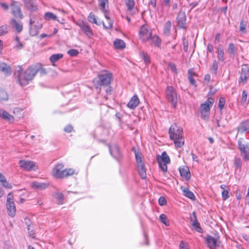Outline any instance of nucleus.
<instances>
[{
  "mask_svg": "<svg viewBox=\"0 0 249 249\" xmlns=\"http://www.w3.org/2000/svg\"><path fill=\"white\" fill-rule=\"evenodd\" d=\"M170 138L172 140H175L174 143L176 146L180 147L184 142L182 138V129L176 124H173L169 130Z\"/></svg>",
  "mask_w": 249,
  "mask_h": 249,
  "instance_id": "1",
  "label": "nucleus"
},
{
  "mask_svg": "<svg viewBox=\"0 0 249 249\" xmlns=\"http://www.w3.org/2000/svg\"><path fill=\"white\" fill-rule=\"evenodd\" d=\"M214 103V99L213 98H209L203 104L200 105L199 108V112L201 118L205 121H208L210 114V109Z\"/></svg>",
  "mask_w": 249,
  "mask_h": 249,
  "instance_id": "2",
  "label": "nucleus"
},
{
  "mask_svg": "<svg viewBox=\"0 0 249 249\" xmlns=\"http://www.w3.org/2000/svg\"><path fill=\"white\" fill-rule=\"evenodd\" d=\"M36 74L34 65L29 67L24 72L23 78L19 79V84L21 86L27 85L29 82L32 81Z\"/></svg>",
  "mask_w": 249,
  "mask_h": 249,
  "instance_id": "3",
  "label": "nucleus"
},
{
  "mask_svg": "<svg viewBox=\"0 0 249 249\" xmlns=\"http://www.w3.org/2000/svg\"><path fill=\"white\" fill-rule=\"evenodd\" d=\"M157 160L160 168L163 172H166L167 170V164L170 163V160L167 153L164 151L161 156L158 155Z\"/></svg>",
  "mask_w": 249,
  "mask_h": 249,
  "instance_id": "4",
  "label": "nucleus"
},
{
  "mask_svg": "<svg viewBox=\"0 0 249 249\" xmlns=\"http://www.w3.org/2000/svg\"><path fill=\"white\" fill-rule=\"evenodd\" d=\"M135 155L137 164V169L138 172L142 179L146 178V169L144 163L142 160L141 154L135 150Z\"/></svg>",
  "mask_w": 249,
  "mask_h": 249,
  "instance_id": "5",
  "label": "nucleus"
},
{
  "mask_svg": "<svg viewBox=\"0 0 249 249\" xmlns=\"http://www.w3.org/2000/svg\"><path fill=\"white\" fill-rule=\"evenodd\" d=\"M6 207L9 215L14 217L16 214V209L12 192H10L7 196Z\"/></svg>",
  "mask_w": 249,
  "mask_h": 249,
  "instance_id": "6",
  "label": "nucleus"
},
{
  "mask_svg": "<svg viewBox=\"0 0 249 249\" xmlns=\"http://www.w3.org/2000/svg\"><path fill=\"white\" fill-rule=\"evenodd\" d=\"M238 144L241 154L244 155V160H249V143H245L243 139L240 138L238 141Z\"/></svg>",
  "mask_w": 249,
  "mask_h": 249,
  "instance_id": "7",
  "label": "nucleus"
},
{
  "mask_svg": "<svg viewBox=\"0 0 249 249\" xmlns=\"http://www.w3.org/2000/svg\"><path fill=\"white\" fill-rule=\"evenodd\" d=\"M190 221L191 224V228L192 230H195V231L199 232L202 233L203 230L201 227L200 224L197 220L196 213L194 212L192 214L190 215Z\"/></svg>",
  "mask_w": 249,
  "mask_h": 249,
  "instance_id": "8",
  "label": "nucleus"
},
{
  "mask_svg": "<svg viewBox=\"0 0 249 249\" xmlns=\"http://www.w3.org/2000/svg\"><path fill=\"white\" fill-rule=\"evenodd\" d=\"M166 97L168 101L171 103L174 107H175L177 102V93L173 87H167L166 90Z\"/></svg>",
  "mask_w": 249,
  "mask_h": 249,
  "instance_id": "9",
  "label": "nucleus"
},
{
  "mask_svg": "<svg viewBox=\"0 0 249 249\" xmlns=\"http://www.w3.org/2000/svg\"><path fill=\"white\" fill-rule=\"evenodd\" d=\"M99 84L101 86H107L110 84L112 79V74L105 72L99 75Z\"/></svg>",
  "mask_w": 249,
  "mask_h": 249,
  "instance_id": "10",
  "label": "nucleus"
},
{
  "mask_svg": "<svg viewBox=\"0 0 249 249\" xmlns=\"http://www.w3.org/2000/svg\"><path fill=\"white\" fill-rule=\"evenodd\" d=\"M19 164L21 168L28 171H35L37 168L36 163L29 160H21L19 161Z\"/></svg>",
  "mask_w": 249,
  "mask_h": 249,
  "instance_id": "11",
  "label": "nucleus"
},
{
  "mask_svg": "<svg viewBox=\"0 0 249 249\" xmlns=\"http://www.w3.org/2000/svg\"><path fill=\"white\" fill-rule=\"evenodd\" d=\"M35 23V20L32 18H30V34L32 36H35L39 33V30L42 27V23L41 22H37V25L34 24Z\"/></svg>",
  "mask_w": 249,
  "mask_h": 249,
  "instance_id": "12",
  "label": "nucleus"
},
{
  "mask_svg": "<svg viewBox=\"0 0 249 249\" xmlns=\"http://www.w3.org/2000/svg\"><path fill=\"white\" fill-rule=\"evenodd\" d=\"M77 25L88 37H90L93 35L92 30L87 22L81 21L78 22Z\"/></svg>",
  "mask_w": 249,
  "mask_h": 249,
  "instance_id": "13",
  "label": "nucleus"
},
{
  "mask_svg": "<svg viewBox=\"0 0 249 249\" xmlns=\"http://www.w3.org/2000/svg\"><path fill=\"white\" fill-rule=\"evenodd\" d=\"M140 38L143 41H147L151 37L152 33L148 30L145 25H142L139 31Z\"/></svg>",
  "mask_w": 249,
  "mask_h": 249,
  "instance_id": "14",
  "label": "nucleus"
},
{
  "mask_svg": "<svg viewBox=\"0 0 249 249\" xmlns=\"http://www.w3.org/2000/svg\"><path fill=\"white\" fill-rule=\"evenodd\" d=\"M11 8L12 9V14L17 18L20 19L22 18L23 15L22 14L20 6L18 5V2L13 1L11 5Z\"/></svg>",
  "mask_w": 249,
  "mask_h": 249,
  "instance_id": "15",
  "label": "nucleus"
},
{
  "mask_svg": "<svg viewBox=\"0 0 249 249\" xmlns=\"http://www.w3.org/2000/svg\"><path fill=\"white\" fill-rule=\"evenodd\" d=\"M177 23L179 28L185 29L186 28V17L185 12L180 11L177 17Z\"/></svg>",
  "mask_w": 249,
  "mask_h": 249,
  "instance_id": "16",
  "label": "nucleus"
},
{
  "mask_svg": "<svg viewBox=\"0 0 249 249\" xmlns=\"http://www.w3.org/2000/svg\"><path fill=\"white\" fill-rule=\"evenodd\" d=\"M25 8L30 12H35L37 10L38 6L35 0H23Z\"/></svg>",
  "mask_w": 249,
  "mask_h": 249,
  "instance_id": "17",
  "label": "nucleus"
},
{
  "mask_svg": "<svg viewBox=\"0 0 249 249\" xmlns=\"http://www.w3.org/2000/svg\"><path fill=\"white\" fill-rule=\"evenodd\" d=\"M64 165L63 163H58L55 165L52 170L53 176L56 178H60L62 171L64 170Z\"/></svg>",
  "mask_w": 249,
  "mask_h": 249,
  "instance_id": "18",
  "label": "nucleus"
},
{
  "mask_svg": "<svg viewBox=\"0 0 249 249\" xmlns=\"http://www.w3.org/2000/svg\"><path fill=\"white\" fill-rule=\"evenodd\" d=\"M206 242L210 249H215L217 246L216 239L212 236L208 235L206 236Z\"/></svg>",
  "mask_w": 249,
  "mask_h": 249,
  "instance_id": "19",
  "label": "nucleus"
},
{
  "mask_svg": "<svg viewBox=\"0 0 249 249\" xmlns=\"http://www.w3.org/2000/svg\"><path fill=\"white\" fill-rule=\"evenodd\" d=\"M140 100L136 95H134L127 104V107L131 109H134L139 105Z\"/></svg>",
  "mask_w": 249,
  "mask_h": 249,
  "instance_id": "20",
  "label": "nucleus"
},
{
  "mask_svg": "<svg viewBox=\"0 0 249 249\" xmlns=\"http://www.w3.org/2000/svg\"><path fill=\"white\" fill-rule=\"evenodd\" d=\"M238 131L240 133L249 131V121L246 120L241 122L238 127Z\"/></svg>",
  "mask_w": 249,
  "mask_h": 249,
  "instance_id": "21",
  "label": "nucleus"
},
{
  "mask_svg": "<svg viewBox=\"0 0 249 249\" xmlns=\"http://www.w3.org/2000/svg\"><path fill=\"white\" fill-rule=\"evenodd\" d=\"M109 146V150L110 154L115 158L118 159L120 157V152L119 148L117 145H114L112 147Z\"/></svg>",
  "mask_w": 249,
  "mask_h": 249,
  "instance_id": "22",
  "label": "nucleus"
},
{
  "mask_svg": "<svg viewBox=\"0 0 249 249\" xmlns=\"http://www.w3.org/2000/svg\"><path fill=\"white\" fill-rule=\"evenodd\" d=\"M188 79L190 84L194 86L195 88L197 87L196 81L195 77H197V75L195 73L192 72V71H188Z\"/></svg>",
  "mask_w": 249,
  "mask_h": 249,
  "instance_id": "23",
  "label": "nucleus"
},
{
  "mask_svg": "<svg viewBox=\"0 0 249 249\" xmlns=\"http://www.w3.org/2000/svg\"><path fill=\"white\" fill-rule=\"evenodd\" d=\"M0 117L10 122L14 121V117L3 109H0Z\"/></svg>",
  "mask_w": 249,
  "mask_h": 249,
  "instance_id": "24",
  "label": "nucleus"
},
{
  "mask_svg": "<svg viewBox=\"0 0 249 249\" xmlns=\"http://www.w3.org/2000/svg\"><path fill=\"white\" fill-rule=\"evenodd\" d=\"M75 173L74 169L72 168H66L62 171V174L60 176V178H68L71 176L73 175Z\"/></svg>",
  "mask_w": 249,
  "mask_h": 249,
  "instance_id": "25",
  "label": "nucleus"
},
{
  "mask_svg": "<svg viewBox=\"0 0 249 249\" xmlns=\"http://www.w3.org/2000/svg\"><path fill=\"white\" fill-rule=\"evenodd\" d=\"M11 25L12 27L15 29L18 33H20L23 29L22 24L16 21L15 19H13L11 21Z\"/></svg>",
  "mask_w": 249,
  "mask_h": 249,
  "instance_id": "26",
  "label": "nucleus"
},
{
  "mask_svg": "<svg viewBox=\"0 0 249 249\" xmlns=\"http://www.w3.org/2000/svg\"><path fill=\"white\" fill-rule=\"evenodd\" d=\"M48 186V184L46 183H40L38 182H34L32 184V187L34 188L38 189L39 190H43L46 189Z\"/></svg>",
  "mask_w": 249,
  "mask_h": 249,
  "instance_id": "27",
  "label": "nucleus"
},
{
  "mask_svg": "<svg viewBox=\"0 0 249 249\" xmlns=\"http://www.w3.org/2000/svg\"><path fill=\"white\" fill-rule=\"evenodd\" d=\"M237 49L234 45V44L231 43L229 45V47L227 49V53L230 54V56H234L237 53Z\"/></svg>",
  "mask_w": 249,
  "mask_h": 249,
  "instance_id": "28",
  "label": "nucleus"
},
{
  "mask_svg": "<svg viewBox=\"0 0 249 249\" xmlns=\"http://www.w3.org/2000/svg\"><path fill=\"white\" fill-rule=\"evenodd\" d=\"M0 71H2L5 74L11 73V68L9 65L5 63H0Z\"/></svg>",
  "mask_w": 249,
  "mask_h": 249,
  "instance_id": "29",
  "label": "nucleus"
},
{
  "mask_svg": "<svg viewBox=\"0 0 249 249\" xmlns=\"http://www.w3.org/2000/svg\"><path fill=\"white\" fill-rule=\"evenodd\" d=\"M63 55L61 53L53 54L50 57V60L52 62L53 66H55V63L61 59Z\"/></svg>",
  "mask_w": 249,
  "mask_h": 249,
  "instance_id": "30",
  "label": "nucleus"
},
{
  "mask_svg": "<svg viewBox=\"0 0 249 249\" xmlns=\"http://www.w3.org/2000/svg\"><path fill=\"white\" fill-rule=\"evenodd\" d=\"M114 46L117 49H123L125 47V44L123 40L117 39L114 41Z\"/></svg>",
  "mask_w": 249,
  "mask_h": 249,
  "instance_id": "31",
  "label": "nucleus"
},
{
  "mask_svg": "<svg viewBox=\"0 0 249 249\" xmlns=\"http://www.w3.org/2000/svg\"><path fill=\"white\" fill-rule=\"evenodd\" d=\"M35 70L36 71V73L39 72L41 76L45 75L47 73L46 70L42 68L40 64L35 65Z\"/></svg>",
  "mask_w": 249,
  "mask_h": 249,
  "instance_id": "32",
  "label": "nucleus"
},
{
  "mask_svg": "<svg viewBox=\"0 0 249 249\" xmlns=\"http://www.w3.org/2000/svg\"><path fill=\"white\" fill-rule=\"evenodd\" d=\"M171 28V23L170 21H167L165 25L163 30V34L166 36H168L170 34V30Z\"/></svg>",
  "mask_w": 249,
  "mask_h": 249,
  "instance_id": "33",
  "label": "nucleus"
},
{
  "mask_svg": "<svg viewBox=\"0 0 249 249\" xmlns=\"http://www.w3.org/2000/svg\"><path fill=\"white\" fill-rule=\"evenodd\" d=\"M105 16L107 19V20L108 23H107V25H106L104 22H102V24L104 28L105 29H111L112 27L113 22L110 18L107 16V12L105 11Z\"/></svg>",
  "mask_w": 249,
  "mask_h": 249,
  "instance_id": "34",
  "label": "nucleus"
},
{
  "mask_svg": "<svg viewBox=\"0 0 249 249\" xmlns=\"http://www.w3.org/2000/svg\"><path fill=\"white\" fill-rule=\"evenodd\" d=\"M88 21L91 23L96 24L98 25L101 24L97 22L95 15L92 13L89 14L88 17Z\"/></svg>",
  "mask_w": 249,
  "mask_h": 249,
  "instance_id": "35",
  "label": "nucleus"
},
{
  "mask_svg": "<svg viewBox=\"0 0 249 249\" xmlns=\"http://www.w3.org/2000/svg\"><path fill=\"white\" fill-rule=\"evenodd\" d=\"M55 197L57 200V204H62L63 203L64 196L61 193H56L55 195Z\"/></svg>",
  "mask_w": 249,
  "mask_h": 249,
  "instance_id": "36",
  "label": "nucleus"
},
{
  "mask_svg": "<svg viewBox=\"0 0 249 249\" xmlns=\"http://www.w3.org/2000/svg\"><path fill=\"white\" fill-rule=\"evenodd\" d=\"M8 99V96L4 90L0 89V102L7 101Z\"/></svg>",
  "mask_w": 249,
  "mask_h": 249,
  "instance_id": "37",
  "label": "nucleus"
},
{
  "mask_svg": "<svg viewBox=\"0 0 249 249\" xmlns=\"http://www.w3.org/2000/svg\"><path fill=\"white\" fill-rule=\"evenodd\" d=\"M140 55L142 57L146 64H148L150 63V57L147 53L144 52H141Z\"/></svg>",
  "mask_w": 249,
  "mask_h": 249,
  "instance_id": "38",
  "label": "nucleus"
},
{
  "mask_svg": "<svg viewBox=\"0 0 249 249\" xmlns=\"http://www.w3.org/2000/svg\"><path fill=\"white\" fill-rule=\"evenodd\" d=\"M22 71V69L21 67L18 66L16 68V71L14 73L15 76H16L17 77L19 83V79H22L21 77L20 76V74H21Z\"/></svg>",
  "mask_w": 249,
  "mask_h": 249,
  "instance_id": "39",
  "label": "nucleus"
},
{
  "mask_svg": "<svg viewBox=\"0 0 249 249\" xmlns=\"http://www.w3.org/2000/svg\"><path fill=\"white\" fill-rule=\"evenodd\" d=\"M180 175L181 176V177L182 178V179H183L184 181L187 180V170L184 168H181L180 167L179 169Z\"/></svg>",
  "mask_w": 249,
  "mask_h": 249,
  "instance_id": "40",
  "label": "nucleus"
},
{
  "mask_svg": "<svg viewBox=\"0 0 249 249\" xmlns=\"http://www.w3.org/2000/svg\"><path fill=\"white\" fill-rule=\"evenodd\" d=\"M234 165L235 170H241V160L239 158H236L234 160Z\"/></svg>",
  "mask_w": 249,
  "mask_h": 249,
  "instance_id": "41",
  "label": "nucleus"
},
{
  "mask_svg": "<svg viewBox=\"0 0 249 249\" xmlns=\"http://www.w3.org/2000/svg\"><path fill=\"white\" fill-rule=\"evenodd\" d=\"M188 198L195 203H198L196 195L191 191L188 189Z\"/></svg>",
  "mask_w": 249,
  "mask_h": 249,
  "instance_id": "42",
  "label": "nucleus"
},
{
  "mask_svg": "<svg viewBox=\"0 0 249 249\" xmlns=\"http://www.w3.org/2000/svg\"><path fill=\"white\" fill-rule=\"evenodd\" d=\"M168 69L170 70L173 73L175 74H177V70L176 68V66L175 64L172 62H169L168 64Z\"/></svg>",
  "mask_w": 249,
  "mask_h": 249,
  "instance_id": "43",
  "label": "nucleus"
},
{
  "mask_svg": "<svg viewBox=\"0 0 249 249\" xmlns=\"http://www.w3.org/2000/svg\"><path fill=\"white\" fill-rule=\"evenodd\" d=\"M125 3L127 7L128 10L131 11L135 5V1L134 0H125Z\"/></svg>",
  "mask_w": 249,
  "mask_h": 249,
  "instance_id": "44",
  "label": "nucleus"
},
{
  "mask_svg": "<svg viewBox=\"0 0 249 249\" xmlns=\"http://www.w3.org/2000/svg\"><path fill=\"white\" fill-rule=\"evenodd\" d=\"M45 18L47 20L51 19L53 20H57V17L51 12H47L45 14Z\"/></svg>",
  "mask_w": 249,
  "mask_h": 249,
  "instance_id": "45",
  "label": "nucleus"
},
{
  "mask_svg": "<svg viewBox=\"0 0 249 249\" xmlns=\"http://www.w3.org/2000/svg\"><path fill=\"white\" fill-rule=\"evenodd\" d=\"M160 219L162 223L165 224L166 226H169V220L167 218V216L164 214H161L160 216Z\"/></svg>",
  "mask_w": 249,
  "mask_h": 249,
  "instance_id": "46",
  "label": "nucleus"
},
{
  "mask_svg": "<svg viewBox=\"0 0 249 249\" xmlns=\"http://www.w3.org/2000/svg\"><path fill=\"white\" fill-rule=\"evenodd\" d=\"M249 68L247 65H242L241 68V74H243L245 75H249Z\"/></svg>",
  "mask_w": 249,
  "mask_h": 249,
  "instance_id": "47",
  "label": "nucleus"
},
{
  "mask_svg": "<svg viewBox=\"0 0 249 249\" xmlns=\"http://www.w3.org/2000/svg\"><path fill=\"white\" fill-rule=\"evenodd\" d=\"M224 50L222 49H218L217 50V57L219 60L221 61H223L224 60Z\"/></svg>",
  "mask_w": 249,
  "mask_h": 249,
  "instance_id": "48",
  "label": "nucleus"
},
{
  "mask_svg": "<svg viewBox=\"0 0 249 249\" xmlns=\"http://www.w3.org/2000/svg\"><path fill=\"white\" fill-rule=\"evenodd\" d=\"M248 92L246 90H244L242 92L241 97V103L244 104L246 102L247 99Z\"/></svg>",
  "mask_w": 249,
  "mask_h": 249,
  "instance_id": "49",
  "label": "nucleus"
},
{
  "mask_svg": "<svg viewBox=\"0 0 249 249\" xmlns=\"http://www.w3.org/2000/svg\"><path fill=\"white\" fill-rule=\"evenodd\" d=\"M153 43L157 46L159 47L160 43V40L157 36H154L152 38Z\"/></svg>",
  "mask_w": 249,
  "mask_h": 249,
  "instance_id": "50",
  "label": "nucleus"
},
{
  "mask_svg": "<svg viewBox=\"0 0 249 249\" xmlns=\"http://www.w3.org/2000/svg\"><path fill=\"white\" fill-rule=\"evenodd\" d=\"M225 100L224 98H220L219 100V102H218V107L220 109H222L224 107V105H225Z\"/></svg>",
  "mask_w": 249,
  "mask_h": 249,
  "instance_id": "51",
  "label": "nucleus"
},
{
  "mask_svg": "<svg viewBox=\"0 0 249 249\" xmlns=\"http://www.w3.org/2000/svg\"><path fill=\"white\" fill-rule=\"evenodd\" d=\"M246 22L244 21H241L240 23V31L242 32H246Z\"/></svg>",
  "mask_w": 249,
  "mask_h": 249,
  "instance_id": "52",
  "label": "nucleus"
},
{
  "mask_svg": "<svg viewBox=\"0 0 249 249\" xmlns=\"http://www.w3.org/2000/svg\"><path fill=\"white\" fill-rule=\"evenodd\" d=\"M222 197L224 201L227 200L229 197V191L227 190H224L222 192Z\"/></svg>",
  "mask_w": 249,
  "mask_h": 249,
  "instance_id": "53",
  "label": "nucleus"
},
{
  "mask_svg": "<svg viewBox=\"0 0 249 249\" xmlns=\"http://www.w3.org/2000/svg\"><path fill=\"white\" fill-rule=\"evenodd\" d=\"M1 185H2L4 187L7 188V189H11L12 188V185L11 183H9L6 179L4 180L3 182H2L1 183Z\"/></svg>",
  "mask_w": 249,
  "mask_h": 249,
  "instance_id": "54",
  "label": "nucleus"
},
{
  "mask_svg": "<svg viewBox=\"0 0 249 249\" xmlns=\"http://www.w3.org/2000/svg\"><path fill=\"white\" fill-rule=\"evenodd\" d=\"M248 76L243 75V74H240V80H239V83H242L243 84H244L248 78Z\"/></svg>",
  "mask_w": 249,
  "mask_h": 249,
  "instance_id": "55",
  "label": "nucleus"
},
{
  "mask_svg": "<svg viewBox=\"0 0 249 249\" xmlns=\"http://www.w3.org/2000/svg\"><path fill=\"white\" fill-rule=\"evenodd\" d=\"M68 53L71 56H74L78 54V51L77 50L71 49L68 52Z\"/></svg>",
  "mask_w": 249,
  "mask_h": 249,
  "instance_id": "56",
  "label": "nucleus"
},
{
  "mask_svg": "<svg viewBox=\"0 0 249 249\" xmlns=\"http://www.w3.org/2000/svg\"><path fill=\"white\" fill-rule=\"evenodd\" d=\"M218 66V63L216 61H214L213 64L212 70L214 73H216Z\"/></svg>",
  "mask_w": 249,
  "mask_h": 249,
  "instance_id": "57",
  "label": "nucleus"
},
{
  "mask_svg": "<svg viewBox=\"0 0 249 249\" xmlns=\"http://www.w3.org/2000/svg\"><path fill=\"white\" fill-rule=\"evenodd\" d=\"M159 203L160 205L163 206L166 204V200L164 197L161 196L159 199Z\"/></svg>",
  "mask_w": 249,
  "mask_h": 249,
  "instance_id": "58",
  "label": "nucleus"
},
{
  "mask_svg": "<svg viewBox=\"0 0 249 249\" xmlns=\"http://www.w3.org/2000/svg\"><path fill=\"white\" fill-rule=\"evenodd\" d=\"M65 132L67 133H70L73 130V127L72 125L69 124L67 125L64 129Z\"/></svg>",
  "mask_w": 249,
  "mask_h": 249,
  "instance_id": "59",
  "label": "nucleus"
},
{
  "mask_svg": "<svg viewBox=\"0 0 249 249\" xmlns=\"http://www.w3.org/2000/svg\"><path fill=\"white\" fill-rule=\"evenodd\" d=\"M99 5L101 7L102 10L104 9L105 5L108 2V0H99Z\"/></svg>",
  "mask_w": 249,
  "mask_h": 249,
  "instance_id": "60",
  "label": "nucleus"
},
{
  "mask_svg": "<svg viewBox=\"0 0 249 249\" xmlns=\"http://www.w3.org/2000/svg\"><path fill=\"white\" fill-rule=\"evenodd\" d=\"M7 32V28L5 26L0 27V36L3 35Z\"/></svg>",
  "mask_w": 249,
  "mask_h": 249,
  "instance_id": "61",
  "label": "nucleus"
},
{
  "mask_svg": "<svg viewBox=\"0 0 249 249\" xmlns=\"http://www.w3.org/2000/svg\"><path fill=\"white\" fill-rule=\"evenodd\" d=\"M204 80H205V81H206L207 83L210 82V81H211V76H210V75L209 74H207L205 75V77H204Z\"/></svg>",
  "mask_w": 249,
  "mask_h": 249,
  "instance_id": "62",
  "label": "nucleus"
},
{
  "mask_svg": "<svg viewBox=\"0 0 249 249\" xmlns=\"http://www.w3.org/2000/svg\"><path fill=\"white\" fill-rule=\"evenodd\" d=\"M0 6L5 10H7L9 8L8 4L5 3H0Z\"/></svg>",
  "mask_w": 249,
  "mask_h": 249,
  "instance_id": "63",
  "label": "nucleus"
},
{
  "mask_svg": "<svg viewBox=\"0 0 249 249\" xmlns=\"http://www.w3.org/2000/svg\"><path fill=\"white\" fill-rule=\"evenodd\" d=\"M180 249H187L185 243L183 241H181L180 246H179Z\"/></svg>",
  "mask_w": 249,
  "mask_h": 249,
  "instance_id": "64",
  "label": "nucleus"
}]
</instances>
